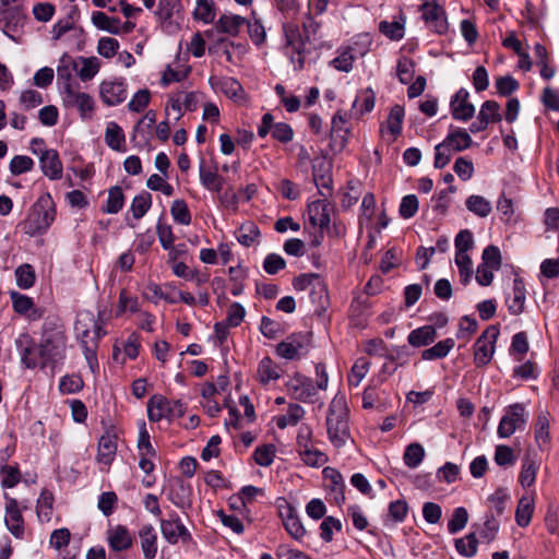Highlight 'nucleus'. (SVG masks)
Returning a JSON list of instances; mask_svg holds the SVG:
<instances>
[{
	"label": "nucleus",
	"mask_w": 559,
	"mask_h": 559,
	"mask_svg": "<svg viewBox=\"0 0 559 559\" xmlns=\"http://www.w3.org/2000/svg\"><path fill=\"white\" fill-rule=\"evenodd\" d=\"M66 335H47L40 338L39 344H36L34 338L27 334L22 333L15 340V346L21 355L22 364L28 369L51 368L52 370L62 365L66 358Z\"/></svg>",
	"instance_id": "nucleus-1"
},
{
	"label": "nucleus",
	"mask_w": 559,
	"mask_h": 559,
	"mask_svg": "<svg viewBox=\"0 0 559 559\" xmlns=\"http://www.w3.org/2000/svg\"><path fill=\"white\" fill-rule=\"evenodd\" d=\"M56 204L49 192L41 194L32 205L26 219L21 224L24 234L35 237L47 233L56 219Z\"/></svg>",
	"instance_id": "nucleus-2"
},
{
	"label": "nucleus",
	"mask_w": 559,
	"mask_h": 559,
	"mask_svg": "<svg viewBox=\"0 0 559 559\" xmlns=\"http://www.w3.org/2000/svg\"><path fill=\"white\" fill-rule=\"evenodd\" d=\"M326 431L330 442L337 449L350 438L349 415L343 399H333L326 415Z\"/></svg>",
	"instance_id": "nucleus-3"
},
{
	"label": "nucleus",
	"mask_w": 559,
	"mask_h": 559,
	"mask_svg": "<svg viewBox=\"0 0 559 559\" xmlns=\"http://www.w3.org/2000/svg\"><path fill=\"white\" fill-rule=\"evenodd\" d=\"M284 34L286 47L290 49V61L295 64L296 70L304 69L306 55L309 53V49H307L309 39H306L305 33H301L298 25H284Z\"/></svg>",
	"instance_id": "nucleus-4"
},
{
	"label": "nucleus",
	"mask_w": 559,
	"mask_h": 559,
	"mask_svg": "<svg viewBox=\"0 0 559 559\" xmlns=\"http://www.w3.org/2000/svg\"><path fill=\"white\" fill-rule=\"evenodd\" d=\"M284 34L286 47L290 49V61L295 64L296 70L304 69L306 55L309 53V49H307L309 39H306L305 33H301L298 25H284Z\"/></svg>",
	"instance_id": "nucleus-5"
},
{
	"label": "nucleus",
	"mask_w": 559,
	"mask_h": 559,
	"mask_svg": "<svg viewBox=\"0 0 559 559\" xmlns=\"http://www.w3.org/2000/svg\"><path fill=\"white\" fill-rule=\"evenodd\" d=\"M499 333L497 326L489 325L476 340L474 344V364L477 368H483L491 361Z\"/></svg>",
	"instance_id": "nucleus-6"
},
{
	"label": "nucleus",
	"mask_w": 559,
	"mask_h": 559,
	"mask_svg": "<svg viewBox=\"0 0 559 559\" xmlns=\"http://www.w3.org/2000/svg\"><path fill=\"white\" fill-rule=\"evenodd\" d=\"M528 418V413L521 403L512 404L499 421L497 435L499 438H509L515 430H523Z\"/></svg>",
	"instance_id": "nucleus-7"
},
{
	"label": "nucleus",
	"mask_w": 559,
	"mask_h": 559,
	"mask_svg": "<svg viewBox=\"0 0 559 559\" xmlns=\"http://www.w3.org/2000/svg\"><path fill=\"white\" fill-rule=\"evenodd\" d=\"M423 12V20L429 28L438 35H444L448 32L449 23L445 9L437 0H429L419 7Z\"/></svg>",
	"instance_id": "nucleus-8"
},
{
	"label": "nucleus",
	"mask_w": 559,
	"mask_h": 559,
	"mask_svg": "<svg viewBox=\"0 0 559 559\" xmlns=\"http://www.w3.org/2000/svg\"><path fill=\"white\" fill-rule=\"evenodd\" d=\"M286 388L294 400L304 403H313L317 396V388L311 378L295 372L293 378L286 382Z\"/></svg>",
	"instance_id": "nucleus-9"
},
{
	"label": "nucleus",
	"mask_w": 559,
	"mask_h": 559,
	"mask_svg": "<svg viewBox=\"0 0 559 559\" xmlns=\"http://www.w3.org/2000/svg\"><path fill=\"white\" fill-rule=\"evenodd\" d=\"M63 105L66 107H75L83 119L91 118L95 109L93 97L84 92H78L72 84H67L66 90L61 92Z\"/></svg>",
	"instance_id": "nucleus-10"
},
{
	"label": "nucleus",
	"mask_w": 559,
	"mask_h": 559,
	"mask_svg": "<svg viewBox=\"0 0 559 559\" xmlns=\"http://www.w3.org/2000/svg\"><path fill=\"white\" fill-rule=\"evenodd\" d=\"M3 498L5 500V526L15 538L22 539L24 537L25 527L19 501L8 492L3 493Z\"/></svg>",
	"instance_id": "nucleus-11"
},
{
	"label": "nucleus",
	"mask_w": 559,
	"mask_h": 559,
	"mask_svg": "<svg viewBox=\"0 0 559 559\" xmlns=\"http://www.w3.org/2000/svg\"><path fill=\"white\" fill-rule=\"evenodd\" d=\"M278 514L286 532L294 539L300 540L306 535V528L294 506L285 501L284 506L278 507Z\"/></svg>",
	"instance_id": "nucleus-12"
},
{
	"label": "nucleus",
	"mask_w": 559,
	"mask_h": 559,
	"mask_svg": "<svg viewBox=\"0 0 559 559\" xmlns=\"http://www.w3.org/2000/svg\"><path fill=\"white\" fill-rule=\"evenodd\" d=\"M99 95L107 106H117L127 98V84L123 79L104 81L99 86Z\"/></svg>",
	"instance_id": "nucleus-13"
},
{
	"label": "nucleus",
	"mask_w": 559,
	"mask_h": 559,
	"mask_svg": "<svg viewBox=\"0 0 559 559\" xmlns=\"http://www.w3.org/2000/svg\"><path fill=\"white\" fill-rule=\"evenodd\" d=\"M39 164L41 171L50 180H59L62 177V163L59 157V153L56 150L45 148L39 156Z\"/></svg>",
	"instance_id": "nucleus-14"
},
{
	"label": "nucleus",
	"mask_w": 559,
	"mask_h": 559,
	"mask_svg": "<svg viewBox=\"0 0 559 559\" xmlns=\"http://www.w3.org/2000/svg\"><path fill=\"white\" fill-rule=\"evenodd\" d=\"M117 435L107 430L98 440L97 462L110 466L117 453Z\"/></svg>",
	"instance_id": "nucleus-15"
},
{
	"label": "nucleus",
	"mask_w": 559,
	"mask_h": 559,
	"mask_svg": "<svg viewBox=\"0 0 559 559\" xmlns=\"http://www.w3.org/2000/svg\"><path fill=\"white\" fill-rule=\"evenodd\" d=\"M309 222L321 230L330 227V203L326 200H316L308 204Z\"/></svg>",
	"instance_id": "nucleus-16"
},
{
	"label": "nucleus",
	"mask_w": 559,
	"mask_h": 559,
	"mask_svg": "<svg viewBox=\"0 0 559 559\" xmlns=\"http://www.w3.org/2000/svg\"><path fill=\"white\" fill-rule=\"evenodd\" d=\"M151 405H155L156 408L163 411L165 418L169 420L181 418L186 413V404L182 401H170L160 394L151 396Z\"/></svg>",
	"instance_id": "nucleus-17"
},
{
	"label": "nucleus",
	"mask_w": 559,
	"mask_h": 559,
	"mask_svg": "<svg viewBox=\"0 0 559 559\" xmlns=\"http://www.w3.org/2000/svg\"><path fill=\"white\" fill-rule=\"evenodd\" d=\"M10 297L13 310L17 314L26 316L31 320H37L41 317V311L35 307L32 297L17 292H11Z\"/></svg>",
	"instance_id": "nucleus-18"
},
{
	"label": "nucleus",
	"mask_w": 559,
	"mask_h": 559,
	"mask_svg": "<svg viewBox=\"0 0 559 559\" xmlns=\"http://www.w3.org/2000/svg\"><path fill=\"white\" fill-rule=\"evenodd\" d=\"M107 542L110 549L116 552L128 550L133 545L130 531L121 524L108 530Z\"/></svg>",
	"instance_id": "nucleus-19"
},
{
	"label": "nucleus",
	"mask_w": 559,
	"mask_h": 559,
	"mask_svg": "<svg viewBox=\"0 0 559 559\" xmlns=\"http://www.w3.org/2000/svg\"><path fill=\"white\" fill-rule=\"evenodd\" d=\"M525 299L526 289L524 281L521 277H515L513 280L512 294L506 298L509 312L513 316L522 313L524 311Z\"/></svg>",
	"instance_id": "nucleus-20"
},
{
	"label": "nucleus",
	"mask_w": 559,
	"mask_h": 559,
	"mask_svg": "<svg viewBox=\"0 0 559 559\" xmlns=\"http://www.w3.org/2000/svg\"><path fill=\"white\" fill-rule=\"evenodd\" d=\"M442 142L448 144L452 152H462L473 144V140L465 129L453 126H450V131Z\"/></svg>",
	"instance_id": "nucleus-21"
},
{
	"label": "nucleus",
	"mask_w": 559,
	"mask_h": 559,
	"mask_svg": "<svg viewBox=\"0 0 559 559\" xmlns=\"http://www.w3.org/2000/svg\"><path fill=\"white\" fill-rule=\"evenodd\" d=\"M539 465L540 463L537 460L536 454L527 452L524 455L519 475V481L523 488H528L534 485Z\"/></svg>",
	"instance_id": "nucleus-22"
},
{
	"label": "nucleus",
	"mask_w": 559,
	"mask_h": 559,
	"mask_svg": "<svg viewBox=\"0 0 559 559\" xmlns=\"http://www.w3.org/2000/svg\"><path fill=\"white\" fill-rule=\"evenodd\" d=\"M141 549L145 559H154L157 554V533L152 524H145L139 530Z\"/></svg>",
	"instance_id": "nucleus-23"
},
{
	"label": "nucleus",
	"mask_w": 559,
	"mask_h": 559,
	"mask_svg": "<svg viewBox=\"0 0 559 559\" xmlns=\"http://www.w3.org/2000/svg\"><path fill=\"white\" fill-rule=\"evenodd\" d=\"M160 532L164 538L171 545L177 544L179 538H181L183 543L190 542L192 538L182 521H177L174 524L169 522H162Z\"/></svg>",
	"instance_id": "nucleus-24"
},
{
	"label": "nucleus",
	"mask_w": 559,
	"mask_h": 559,
	"mask_svg": "<svg viewBox=\"0 0 559 559\" xmlns=\"http://www.w3.org/2000/svg\"><path fill=\"white\" fill-rule=\"evenodd\" d=\"M438 337L435 326L423 325L412 330L407 336V342L412 347L420 348L432 344Z\"/></svg>",
	"instance_id": "nucleus-25"
},
{
	"label": "nucleus",
	"mask_w": 559,
	"mask_h": 559,
	"mask_svg": "<svg viewBox=\"0 0 559 559\" xmlns=\"http://www.w3.org/2000/svg\"><path fill=\"white\" fill-rule=\"evenodd\" d=\"M192 486L182 479L176 480V488L170 491L169 500L180 509H187L191 507L192 500Z\"/></svg>",
	"instance_id": "nucleus-26"
},
{
	"label": "nucleus",
	"mask_w": 559,
	"mask_h": 559,
	"mask_svg": "<svg viewBox=\"0 0 559 559\" xmlns=\"http://www.w3.org/2000/svg\"><path fill=\"white\" fill-rule=\"evenodd\" d=\"M282 376L281 367L273 361L269 356L263 357L258 365L259 382L262 385L269 384L271 381H276Z\"/></svg>",
	"instance_id": "nucleus-27"
},
{
	"label": "nucleus",
	"mask_w": 559,
	"mask_h": 559,
	"mask_svg": "<svg viewBox=\"0 0 559 559\" xmlns=\"http://www.w3.org/2000/svg\"><path fill=\"white\" fill-rule=\"evenodd\" d=\"M106 144L116 152H126V135L122 128L115 121H109L105 130Z\"/></svg>",
	"instance_id": "nucleus-28"
},
{
	"label": "nucleus",
	"mask_w": 559,
	"mask_h": 559,
	"mask_svg": "<svg viewBox=\"0 0 559 559\" xmlns=\"http://www.w3.org/2000/svg\"><path fill=\"white\" fill-rule=\"evenodd\" d=\"M455 346L452 337L439 341L433 346L426 348L421 352L420 357L423 360H438L445 358Z\"/></svg>",
	"instance_id": "nucleus-29"
},
{
	"label": "nucleus",
	"mask_w": 559,
	"mask_h": 559,
	"mask_svg": "<svg viewBox=\"0 0 559 559\" xmlns=\"http://www.w3.org/2000/svg\"><path fill=\"white\" fill-rule=\"evenodd\" d=\"M245 23L246 19L240 15L223 14L216 22L215 27L221 33L237 36Z\"/></svg>",
	"instance_id": "nucleus-30"
},
{
	"label": "nucleus",
	"mask_w": 559,
	"mask_h": 559,
	"mask_svg": "<svg viewBox=\"0 0 559 559\" xmlns=\"http://www.w3.org/2000/svg\"><path fill=\"white\" fill-rule=\"evenodd\" d=\"M72 70H76V62L70 55L64 52L57 68V80L62 91L66 90L67 84H72Z\"/></svg>",
	"instance_id": "nucleus-31"
},
{
	"label": "nucleus",
	"mask_w": 559,
	"mask_h": 559,
	"mask_svg": "<svg viewBox=\"0 0 559 559\" xmlns=\"http://www.w3.org/2000/svg\"><path fill=\"white\" fill-rule=\"evenodd\" d=\"M337 57L330 61V66L337 71L350 72L356 57L353 55V48L350 46L341 47L337 49Z\"/></svg>",
	"instance_id": "nucleus-32"
},
{
	"label": "nucleus",
	"mask_w": 559,
	"mask_h": 559,
	"mask_svg": "<svg viewBox=\"0 0 559 559\" xmlns=\"http://www.w3.org/2000/svg\"><path fill=\"white\" fill-rule=\"evenodd\" d=\"M92 22L98 29L119 35L118 25H120V19L117 16H108L102 11H94Z\"/></svg>",
	"instance_id": "nucleus-33"
},
{
	"label": "nucleus",
	"mask_w": 559,
	"mask_h": 559,
	"mask_svg": "<svg viewBox=\"0 0 559 559\" xmlns=\"http://www.w3.org/2000/svg\"><path fill=\"white\" fill-rule=\"evenodd\" d=\"M305 416L302 406L296 403H290L285 415L276 417V426L280 429H285L287 426H296L299 420Z\"/></svg>",
	"instance_id": "nucleus-34"
},
{
	"label": "nucleus",
	"mask_w": 559,
	"mask_h": 559,
	"mask_svg": "<svg viewBox=\"0 0 559 559\" xmlns=\"http://www.w3.org/2000/svg\"><path fill=\"white\" fill-rule=\"evenodd\" d=\"M24 15L17 7L3 9L1 12V22L4 23V34L8 32H16L17 27L23 24Z\"/></svg>",
	"instance_id": "nucleus-35"
},
{
	"label": "nucleus",
	"mask_w": 559,
	"mask_h": 559,
	"mask_svg": "<svg viewBox=\"0 0 559 559\" xmlns=\"http://www.w3.org/2000/svg\"><path fill=\"white\" fill-rule=\"evenodd\" d=\"M549 414L540 413L537 416L535 424V440L540 450H544L547 444L550 442V433H549Z\"/></svg>",
	"instance_id": "nucleus-36"
},
{
	"label": "nucleus",
	"mask_w": 559,
	"mask_h": 559,
	"mask_svg": "<svg viewBox=\"0 0 559 559\" xmlns=\"http://www.w3.org/2000/svg\"><path fill=\"white\" fill-rule=\"evenodd\" d=\"M466 209L479 217H487L491 211V203L483 195L472 194L465 200Z\"/></svg>",
	"instance_id": "nucleus-37"
},
{
	"label": "nucleus",
	"mask_w": 559,
	"mask_h": 559,
	"mask_svg": "<svg viewBox=\"0 0 559 559\" xmlns=\"http://www.w3.org/2000/svg\"><path fill=\"white\" fill-rule=\"evenodd\" d=\"M528 349L530 345L526 332L521 331L515 333L512 336L511 345L509 348L510 355L513 356L515 361L522 362Z\"/></svg>",
	"instance_id": "nucleus-38"
},
{
	"label": "nucleus",
	"mask_w": 559,
	"mask_h": 559,
	"mask_svg": "<svg viewBox=\"0 0 559 559\" xmlns=\"http://www.w3.org/2000/svg\"><path fill=\"white\" fill-rule=\"evenodd\" d=\"M310 300L316 305V313L319 316L326 310L329 304V295L326 285L319 281L316 283L310 290Z\"/></svg>",
	"instance_id": "nucleus-39"
},
{
	"label": "nucleus",
	"mask_w": 559,
	"mask_h": 559,
	"mask_svg": "<svg viewBox=\"0 0 559 559\" xmlns=\"http://www.w3.org/2000/svg\"><path fill=\"white\" fill-rule=\"evenodd\" d=\"M540 369L535 361L526 360L521 365L514 366L511 377L523 381L537 380Z\"/></svg>",
	"instance_id": "nucleus-40"
},
{
	"label": "nucleus",
	"mask_w": 559,
	"mask_h": 559,
	"mask_svg": "<svg viewBox=\"0 0 559 559\" xmlns=\"http://www.w3.org/2000/svg\"><path fill=\"white\" fill-rule=\"evenodd\" d=\"M127 311L135 313L140 311L139 298L136 296L129 295L126 288H122L119 293L118 306L115 311V317L119 318Z\"/></svg>",
	"instance_id": "nucleus-41"
},
{
	"label": "nucleus",
	"mask_w": 559,
	"mask_h": 559,
	"mask_svg": "<svg viewBox=\"0 0 559 559\" xmlns=\"http://www.w3.org/2000/svg\"><path fill=\"white\" fill-rule=\"evenodd\" d=\"M124 205V194L122 188L114 186L108 191V199L105 206L102 207L103 213L116 214Z\"/></svg>",
	"instance_id": "nucleus-42"
},
{
	"label": "nucleus",
	"mask_w": 559,
	"mask_h": 559,
	"mask_svg": "<svg viewBox=\"0 0 559 559\" xmlns=\"http://www.w3.org/2000/svg\"><path fill=\"white\" fill-rule=\"evenodd\" d=\"M425 457V449L420 443L408 444L403 454V462L409 468L418 467Z\"/></svg>",
	"instance_id": "nucleus-43"
},
{
	"label": "nucleus",
	"mask_w": 559,
	"mask_h": 559,
	"mask_svg": "<svg viewBox=\"0 0 559 559\" xmlns=\"http://www.w3.org/2000/svg\"><path fill=\"white\" fill-rule=\"evenodd\" d=\"M376 103V94L371 87L362 90L357 96L353 104L354 108H357V112L360 116L372 111Z\"/></svg>",
	"instance_id": "nucleus-44"
},
{
	"label": "nucleus",
	"mask_w": 559,
	"mask_h": 559,
	"mask_svg": "<svg viewBox=\"0 0 559 559\" xmlns=\"http://www.w3.org/2000/svg\"><path fill=\"white\" fill-rule=\"evenodd\" d=\"M533 512H534V501L527 497H522L519 500L516 511H515L516 524L521 527H526L531 522Z\"/></svg>",
	"instance_id": "nucleus-45"
},
{
	"label": "nucleus",
	"mask_w": 559,
	"mask_h": 559,
	"mask_svg": "<svg viewBox=\"0 0 559 559\" xmlns=\"http://www.w3.org/2000/svg\"><path fill=\"white\" fill-rule=\"evenodd\" d=\"M152 206V195L147 191H142L132 200L130 211L135 219L142 218Z\"/></svg>",
	"instance_id": "nucleus-46"
},
{
	"label": "nucleus",
	"mask_w": 559,
	"mask_h": 559,
	"mask_svg": "<svg viewBox=\"0 0 559 559\" xmlns=\"http://www.w3.org/2000/svg\"><path fill=\"white\" fill-rule=\"evenodd\" d=\"M349 133L348 128H331L329 146L334 154H340L345 150Z\"/></svg>",
	"instance_id": "nucleus-47"
},
{
	"label": "nucleus",
	"mask_w": 559,
	"mask_h": 559,
	"mask_svg": "<svg viewBox=\"0 0 559 559\" xmlns=\"http://www.w3.org/2000/svg\"><path fill=\"white\" fill-rule=\"evenodd\" d=\"M0 474L2 476V488H14L21 481L22 478L20 466L17 463H15L14 465H2L0 467Z\"/></svg>",
	"instance_id": "nucleus-48"
},
{
	"label": "nucleus",
	"mask_w": 559,
	"mask_h": 559,
	"mask_svg": "<svg viewBox=\"0 0 559 559\" xmlns=\"http://www.w3.org/2000/svg\"><path fill=\"white\" fill-rule=\"evenodd\" d=\"M53 495L43 489L37 500L36 513L40 521H49L52 513Z\"/></svg>",
	"instance_id": "nucleus-49"
},
{
	"label": "nucleus",
	"mask_w": 559,
	"mask_h": 559,
	"mask_svg": "<svg viewBox=\"0 0 559 559\" xmlns=\"http://www.w3.org/2000/svg\"><path fill=\"white\" fill-rule=\"evenodd\" d=\"M404 116L405 110L401 105H394L390 110L388 129L394 138H397L402 133Z\"/></svg>",
	"instance_id": "nucleus-50"
},
{
	"label": "nucleus",
	"mask_w": 559,
	"mask_h": 559,
	"mask_svg": "<svg viewBox=\"0 0 559 559\" xmlns=\"http://www.w3.org/2000/svg\"><path fill=\"white\" fill-rule=\"evenodd\" d=\"M323 478L330 481V488L333 492H338L341 495V500L345 501V483L342 474L333 467H324L322 471Z\"/></svg>",
	"instance_id": "nucleus-51"
},
{
	"label": "nucleus",
	"mask_w": 559,
	"mask_h": 559,
	"mask_svg": "<svg viewBox=\"0 0 559 559\" xmlns=\"http://www.w3.org/2000/svg\"><path fill=\"white\" fill-rule=\"evenodd\" d=\"M478 539L474 532L465 537L455 539L456 551L464 557H474L477 554Z\"/></svg>",
	"instance_id": "nucleus-52"
},
{
	"label": "nucleus",
	"mask_w": 559,
	"mask_h": 559,
	"mask_svg": "<svg viewBox=\"0 0 559 559\" xmlns=\"http://www.w3.org/2000/svg\"><path fill=\"white\" fill-rule=\"evenodd\" d=\"M260 236L259 227L254 223H247L240 226L236 231L238 242L245 247H250Z\"/></svg>",
	"instance_id": "nucleus-53"
},
{
	"label": "nucleus",
	"mask_w": 559,
	"mask_h": 559,
	"mask_svg": "<svg viewBox=\"0 0 559 559\" xmlns=\"http://www.w3.org/2000/svg\"><path fill=\"white\" fill-rule=\"evenodd\" d=\"M16 285L21 289H28L34 286L36 275L31 264H22L15 270Z\"/></svg>",
	"instance_id": "nucleus-54"
},
{
	"label": "nucleus",
	"mask_w": 559,
	"mask_h": 559,
	"mask_svg": "<svg viewBox=\"0 0 559 559\" xmlns=\"http://www.w3.org/2000/svg\"><path fill=\"white\" fill-rule=\"evenodd\" d=\"M415 62L413 59L402 56L397 60L396 74L402 84H409L414 78Z\"/></svg>",
	"instance_id": "nucleus-55"
},
{
	"label": "nucleus",
	"mask_w": 559,
	"mask_h": 559,
	"mask_svg": "<svg viewBox=\"0 0 559 559\" xmlns=\"http://www.w3.org/2000/svg\"><path fill=\"white\" fill-rule=\"evenodd\" d=\"M170 214L174 221L180 225H190L191 224V213L188 207V204L182 199H177L173 202L170 207Z\"/></svg>",
	"instance_id": "nucleus-56"
},
{
	"label": "nucleus",
	"mask_w": 559,
	"mask_h": 559,
	"mask_svg": "<svg viewBox=\"0 0 559 559\" xmlns=\"http://www.w3.org/2000/svg\"><path fill=\"white\" fill-rule=\"evenodd\" d=\"M370 361L367 358L360 357L353 365L350 372L347 377L350 386H358L360 381L365 378L369 370Z\"/></svg>",
	"instance_id": "nucleus-57"
},
{
	"label": "nucleus",
	"mask_w": 559,
	"mask_h": 559,
	"mask_svg": "<svg viewBox=\"0 0 559 559\" xmlns=\"http://www.w3.org/2000/svg\"><path fill=\"white\" fill-rule=\"evenodd\" d=\"M195 20L205 24L212 23L215 19V5L213 0H198L193 12Z\"/></svg>",
	"instance_id": "nucleus-58"
},
{
	"label": "nucleus",
	"mask_w": 559,
	"mask_h": 559,
	"mask_svg": "<svg viewBox=\"0 0 559 559\" xmlns=\"http://www.w3.org/2000/svg\"><path fill=\"white\" fill-rule=\"evenodd\" d=\"M468 522V513L464 507H457L453 510L451 519L448 522V532L450 534H457L461 532Z\"/></svg>",
	"instance_id": "nucleus-59"
},
{
	"label": "nucleus",
	"mask_w": 559,
	"mask_h": 559,
	"mask_svg": "<svg viewBox=\"0 0 559 559\" xmlns=\"http://www.w3.org/2000/svg\"><path fill=\"white\" fill-rule=\"evenodd\" d=\"M275 453L276 448L274 444H263L255 448L253 452V460L258 465L267 467L274 462Z\"/></svg>",
	"instance_id": "nucleus-60"
},
{
	"label": "nucleus",
	"mask_w": 559,
	"mask_h": 559,
	"mask_svg": "<svg viewBox=\"0 0 559 559\" xmlns=\"http://www.w3.org/2000/svg\"><path fill=\"white\" fill-rule=\"evenodd\" d=\"M455 257L468 255L467 251L474 247V236L469 229H462L454 239Z\"/></svg>",
	"instance_id": "nucleus-61"
},
{
	"label": "nucleus",
	"mask_w": 559,
	"mask_h": 559,
	"mask_svg": "<svg viewBox=\"0 0 559 559\" xmlns=\"http://www.w3.org/2000/svg\"><path fill=\"white\" fill-rule=\"evenodd\" d=\"M259 330L269 340H275L284 333L282 323L266 316L261 318Z\"/></svg>",
	"instance_id": "nucleus-62"
},
{
	"label": "nucleus",
	"mask_w": 559,
	"mask_h": 559,
	"mask_svg": "<svg viewBox=\"0 0 559 559\" xmlns=\"http://www.w3.org/2000/svg\"><path fill=\"white\" fill-rule=\"evenodd\" d=\"M450 111L454 120L468 121L475 115V106L469 103H450Z\"/></svg>",
	"instance_id": "nucleus-63"
},
{
	"label": "nucleus",
	"mask_w": 559,
	"mask_h": 559,
	"mask_svg": "<svg viewBox=\"0 0 559 559\" xmlns=\"http://www.w3.org/2000/svg\"><path fill=\"white\" fill-rule=\"evenodd\" d=\"M82 68L78 72L82 81L92 80L99 71L100 62L96 57H80Z\"/></svg>",
	"instance_id": "nucleus-64"
}]
</instances>
